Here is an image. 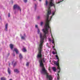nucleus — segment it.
<instances>
[{
  "instance_id": "9d476101",
  "label": "nucleus",
  "mask_w": 80,
  "mask_h": 80,
  "mask_svg": "<svg viewBox=\"0 0 80 80\" xmlns=\"http://www.w3.org/2000/svg\"><path fill=\"white\" fill-rule=\"evenodd\" d=\"M8 72L9 75H10L11 71H10V68H8Z\"/></svg>"
},
{
  "instance_id": "9b49d317",
  "label": "nucleus",
  "mask_w": 80,
  "mask_h": 80,
  "mask_svg": "<svg viewBox=\"0 0 80 80\" xmlns=\"http://www.w3.org/2000/svg\"><path fill=\"white\" fill-rule=\"evenodd\" d=\"M52 69L54 71V72H56V70H57V69H56V68L55 67H53L52 68Z\"/></svg>"
},
{
  "instance_id": "6ab92c4d",
  "label": "nucleus",
  "mask_w": 80,
  "mask_h": 80,
  "mask_svg": "<svg viewBox=\"0 0 80 80\" xmlns=\"http://www.w3.org/2000/svg\"><path fill=\"white\" fill-rule=\"evenodd\" d=\"M38 19H40V18H41V17L40 16H38L37 17Z\"/></svg>"
},
{
  "instance_id": "f257e3e1",
  "label": "nucleus",
  "mask_w": 80,
  "mask_h": 80,
  "mask_svg": "<svg viewBox=\"0 0 80 80\" xmlns=\"http://www.w3.org/2000/svg\"><path fill=\"white\" fill-rule=\"evenodd\" d=\"M54 3V1H50L48 2V1H45V6L46 8H47L48 13L45 16V17L46 18V23L44 28L42 30L44 33L42 34V32H40V30L37 25H36L35 26V28L37 30L38 34L40 35V38L39 44L38 47L39 53L37 57V58L39 59V62L40 63H43V62H45V58H42V57L41 52L42 51V46H43V44L44 42V39H46L47 38V36L49 35V32H48L49 30H50V33H51V30H50V21L51 20L52 17L55 15V10L52 11V16L49 17V15L51 14V11H52L50 9V7L53 6L54 8L55 7V5L53 4Z\"/></svg>"
},
{
  "instance_id": "dca6fc26",
  "label": "nucleus",
  "mask_w": 80,
  "mask_h": 80,
  "mask_svg": "<svg viewBox=\"0 0 80 80\" xmlns=\"http://www.w3.org/2000/svg\"><path fill=\"white\" fill-rule=\"evenodd\" d=\"M22 50L24 52H26V49L25 48H23V49Z\"/></svg>"
},
{
  "instance_id": "393cba45",
  "label": "nucleus",
  "mask_w": 80,
  "mask_h": 80,
  "mask_svg": "<svg viewBox=\"0 0 80 80\" xmlns=\"http://www.w3.org/2000/svg\"><path fill=\"white\" fill-rule=\"evenodd\" d=\"M12 55H13V56H14V57L15 54L14 53H13V54H12Z\"/></svg>"
},
{
  "instance_id": "423d86ee",
  "label": "nucleus",
  "mask_w": 80,
  "mask_h": 80,
  "mask_svg": "<svg viewBox=\"0 0 80 80\" xmlns=\"http://www.w3.org/2000/svg\"><path fill=\"white\" fill-rule=\"evenodd\" d=\"M14 71L16 73H18L19 72H20V71H19V70H18L17 69H16L14 70Z\"/></svg>"
},
{
  "instance_id": "c756f323",
  "label": "nucleus",
  "mask_w": 80,
  "mask_h": 80,
  "mask_svg": "<svg viewBox=\"0 0 80 80\" xmlns=\"http://www.w3.org/2000/svg\"><path fill=\"white\" fill-rule=\"evenodd\" d=\"M0 19H1V17L0 16Z\"/></svg>"
},
{
  "instance_id": "39448f33",
  "label": "nucleus",
  "mask_w": 80,
  "mask_h": 80,
  "mask_svg": "<svg viewBox=\"0 0 80 80\" xmlns=\"http://www.w3.org/2000/svg\"><path fill=\"white\" fill-rule=\"evenodd\" d=\"M14 51L17 54H18V53L19 52L18 50L16 48H14V50L13 51V52H14Z\"/></svg>"
},
{
  "instance_id": "f3484780",
  "label": "nucleus",
  "mask_w": 80,
  "mask_h": 80,
  "mask_svg": "<svg viewBox=\"0 0 80 80\" xmlns=\"http://www.w3.org/2000/svg\"><path fill=\"white\" fill-rule=\"evenodd\" d=\"M40 25L41 26H42L43 25V22H41L40 23Z\"/></svg>"
},
{
  "instance_id": "4be33fe9",
  "label": "nucleus",
  "mask_w": 80,
  "mask_h": 80,
  "mask_svg": "<svg viewBox=\"0 0 80 80\" xmlns=\"http://www.w3.org/2000/svg\"><path fill=\"white\" fill-rule=\"evenodd\" d=\"M10 17V13H8V17Z\"/></svg>"
},
{
  "instance_id": "f03ea898",
  "label": "nucleus",
  "mask_w": 80,
  "mask_h": 80,
  "mask_svg": "<svg viewBox=\"0 0 80 80\" xmlns=\"http://www.w3.org/2000/svg\"><path fill=\"white\" fill-rule=\"evenodd\" d=\"M42 75H46L47 78L48 80H52V77L50 75H48V73H41ZM59 73H57L58 76L57 77V80H59L60 77H59Z\"/></svg>"
},
{
  "instance_id": "7c9ffc66",
  "label": "nucleus",
  "mask_w": 80,
  "mask_h": 80,
  "mask_svg": "<svg viewBox=\"0 0 80 80\" xmlns=\"http://www.w3.org/2000/svg\"><path fill=\"white\" fill-rule=\"evenodd\" d=\"M34 0V1H35V0Z\"/></svg>"
},
{
  "instance_id": "5701e85b",
  "label": "nucleus",
  "mask_w": 80,
  "mask_h": 80,
  "mask_svg": "<svg viewBox=\"0 0 80 80\" xmlns=\"http://www.w3.org/2000/svg\"><path fill=\"white\" fill-rule=\"evenodd\" d=\"M49 70L50 71V72L51 73L52 72H51V70H50V69H49Z\"/></svg>"
},
{
  "instance_id": "a878e982",
  "label": "nucleus",
  "mask_w": 80,
  "mask_h": 80,
  "mask_svg": "<svg viewBox=\"0 0 80 80\" xmlns=\"http://www.w3.org/2000/svg\"><path fill=\"white\" fill-rule=\"evenodd\" d=\"M9 55H10V53H8V57L9 56Z\"/></svg>"
},
{
  "instance_id": "20e7f679",
  "label": "nucleus",
  "mask_w": 80,
  "mask_h": 80,
  "mask_svg": "<svg viewBox=\"0 0 80 80\" xmlns=\"http://www.w3.org/2000/svg\"><path fill=\"white\" fill-rule=\"evenodd\" d=\"M13 8L14 10H16V9L17 8L18 10H19L20 12H21V8L20 6L17 4L13 6Z\"/></svg>"
},
{
  "instance_id": "7ed1b4c3",
  "label": "nucleus",
  "mask_w": 80,
  "mask_h": 80,
  "mask_svg": "<svg viewBox=\"0 0 80 80\" xmlns=\"http://www.w3.org/2000/svg\"><path fill=\"white\" fill-rule=\"evenodd\" d=\"M51 36L52 40L50 38H48V40H49L50 42H52V43L53 44V45L52 46V48L54 49V50H56L54 48L55 47L54 46H55V43H54L55 41H54V39L53 37V35H52V32H51Z\"/></svg>"
},
{
  "instance_id": "473e14b6",
  "label": "nucleus",
  "mask_w": 80,
  "mask_h": 80,
  "mask_svg": "<svg viewBox=\"0 0 80 80\" xmlns=\"http://www.w3.org/2000/svg\"><path fill=\"white\" fill-rule=\"evenodd\" d=\"M21 36H22V35L21 34Z\"/></svg>"
},
{
  "instance_id": "2eb2a0df",
  "label": "nucleus",
  "mask_w": 80,
  "mask_h": 80,
  "mask_svg": "<svg viewBox=\"0 0 80 80\" xmlns=\"http://www.w3.org/2000/svg\"><path fill=\"white\" fill-rule=\"evenodd\" d=\"M24 36H22V37H21V38L23 40H24V39H25V34H24Z\"/></svg>"
},
{
  "instance_id": "f8f14e48",
  "label": "nucleus",
  "mask_w": 80,
  "mask_h": 80,
  "mask_svg": "<svg viewBox=\"0 0 80 80\" xmlns=\"http://www.w3.org/2000/svg\"><path fill=\"white\" fill-rule=\"evenodd\" d=\"M7 27H8V24H6L5 25V30L7 31Z\"/></svg>"
},
{
  "instance_id": "b1692460",
  "label": "nucleus",
  "mask_w": 80,
  "mask_h": 80,
  "mask_svg": "<svg viewBox=\"0 0 80 80\" xmlns=\"http://www.w3.org/2000/svg\"><path fill=\"white\" fill-rule=\"evenodd\" d=\"M52 53L53 54H55V52H52Z\"/></svg>"
},
{
  "instance_id": "bb28decb",
  "label": "nucleus",
  "mask_w": 80,
  "mask_h": 80,
  "mask_svg": "<svg viewBox=\"0 0 80 80\" xmlns=\"http://www.w3.org/2000/svg\"><path fill=\"white\" fill-rule=\"evenodd\" d=\"M16 11H15V12H14V13H16Z\"/></svg>"
},
{
  "instance_id": "4468645a",
  "label": "nucleus",
  "mask_w": 80,
  "mask_h": 80,
  "mask_svg": "<svg viewBox=\"0 0 80 80\" xmlns=\"http://www.w3.org/2000/svg\"><path fill=\"white\" fill-rule=\"evenodd\" d=\"M10 47L11 49L12 50V49H13V45L12 44H11L10 45Z\"/></svg>"
},
{
  "instance_id": "6e6552de",
  "label": "nucleus",
  "mask_w": 80,
  "mask_h": 80,
  "mask_svg": "<svg viewBox=\"0 0 80 80\" xmlns=\"http://www.w3.org/2000/svg\"><path fill=\"white\" fill-rule=\"evenodd\" d=\"M62 1H63V0H60V1H56V3L57 4H58V3H60L61 2H62Z\"/></svg>"
},
{
  "instance_id": "a211bd4d",
  "label": "nucleus",
  "mask_w": 80,
  "mask_h": 80,
  "mask_svg": "<svg viewBox=\"0 0 80 80\" xmlns=\"http://www.w3.org/2000/svg\"><path fill=\"white\" fill-rule=\"evenodd\" d=\"M1 80H6V78H5L2 77L1 78Z\"/></svg>"
},
{
  "instance_id": "2f4dec72",
  "label": "nucleus",
  "mask_w": 80,
  "mask_h": 80,
  "mask_svg": "<svg viewBox=\"0 0 80 80\" xmlns=\"http://www.w3.org/2000/svg\"><path fill=\"white\" fill-rule=\"evenodd\" d=\"M18 12V11H17V12Z\"/></svg>"
},
{
  "instance_id": "aec40b11",
  "label": "nucleus",
  "mask_w": 80,
  "mask_h": 80,
  "mask_svg": "<svg viewBox=\"0 0 80 80\" xmlns=\"http://www.w3.org/2000/svg\"><path fill=\"white\" fill-rule=\"evenodd\" d=\"M28 65H29V62H27L26 63V66H28Z\"/></svg>"
},
{
  "instance_id": "1a4fd4ad",
  "label": "nucleus",
  "mask_w": 80,
  "mask_h": 80,
  "mask_svg": "<svg viewBox=\"0 0 80 80\" xmlns=\"http://www.w3.org/2000/svg\"><path fill=\"white\" fill-rule=\"evenodd\" d=\"M37 5H38V3L35 4V6H34L35 10H36V8H37Z\"/></svg>"
},
{
  "instance_id": "412c9836",
  "label": "nucleus",
  "mask_w": 80,
  "mask_h": 80,
  "mask_svg": "<svg viewBox=\"0 0 80 80\" xmlns=\"http://www.w3.org/2000/svg\"><path fill=\"white\" fill-rule=\"evenodd\" d=\"M25 3H26L27 2V0H23Z\"/></svg>"
},
{
  "instance_id": "0eeeda50",
  "label": "nucleus",
  "mask_w": 80,
  "mask_h": 80,
  "mask_svg": "<svg viewBox=\"0 0 80 80\" xmlns=\"http://www.w3.org/2000/svg\"><path fill=\"white\" fill-rule=\"evenodd\" d=\"M19 57L20 58V60H21L23 58V56L21 54H20L19 55Z\"/></svg>"
},
{
  "instance_id": "ddd939ff",
  "label": "nucleus",
  "mask_w": 80,
  "mask_h": 80,
  "mask_svg": "<svg viewBox=\"0 0 80 80\" xmlns=\"http://www.w3.org/2000/svg\"><path fill=\"white\" fill-rule=\"evenodd\" d=\"M14 62V61L12 62V64L13 65V67H14L15 65H16V64H17V62H15L14 64H13V62Z\"/></svg>"
},
{
  "instance_id": "c85d7f7f",
  "label": "nucleus",
  "mask_w": 80,
  "mask_h": 80,
  "mask_svg": "<svg viewBox=\"0 0 80 80\" xmlns=\"http://www.w3.org/2000/svg\"><path fill=\"white\" fill-rule=\"evenodd\" d=\"M40 2H41L42 1V0H39Z\"/></svg>"
},
{
  "instance_id": "cd10ccee",
  "label": "nucleus",
  "mask_w": 80,
  "mask_h": 80,
  "mask_svg": "<svg viewBox=\"0 0 80 80\" xmlns=\"http://www.w3.org/2000/svg\"><path fill=\"white\" fill-rule=\"evenodd\" d=\"M48 45V43H47V45Z\"/></svg>"
}]
</instances>
